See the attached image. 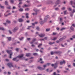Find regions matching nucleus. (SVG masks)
<instances>
[{
	"mask_svg": "<svg viewBox=\"0 0 75 75\" xmlns=\"http://www.w3.org/2000/svg\"><path fill=\"white\" fill-rule=\"evenodd\" d=\"M7 23H11V22L10 21H8L7 20L6 21Z\"/></svg>",
	"mask_w": 75,
	"mask_h": 75,
	"instance_id": "obj_30",
	"label": "nucleus"
},
{
	"mask_svg": "<svg viewBox=\"0 0 75 75\" xmlns=\"http://www.w3.org/2000/svg\"><path fill=\"white\" fill-rule=\"evenodd\" d=\"M73 66L75 67V63H73Z\"/></svg>",
	"mask_w": 75,
	"mask_h": 75,
	"instance_id": "obj_64",
	"label": "nucleus"
},
{
	"mask_svg": "<svg viewBox=\"0 0 75 75\" xmlns=\"http://www.w3.org/2000/svg\"><path fill=\"white\" fill-rule=\"evenodd\" d=\"M53 75H60V74H56V72H54L53 73Z\"/></svg>",
	"mask_w": 75,
	"mask_h": 75,
	"instance_id": "obj_22",
	"label": "nucleus"
},
{
	"mask_svg": "<svg viewBox=\"0 0 75 75\" xmlns=\"http://www.w3.org/2000/svg\"><path fill=\"white\" fill-rule=\"evenodd\" d=\"M70 3L71 5H72L73 4H74L75 5V0L74 1V2H73L72 1H71L70 2ZM73 7H74V8H75V6H72Z\"/></svg>",
	"mask_w": 75,
	"mask_h": 75,
	"instance_id": "obj_6",
	"label": "nucleus"
},
{
	"mask_svg": "<svg viewBox=\"0 0 75 75\" xmlns=\"http://www.w3.org/2000/svg\"><path fill=\"white\" fill-rule=\"evenodd\" d=\"M33 10L35 11H36V13H33L32 14H33V15H35V16H36V15H37V11H36V9H33Z\"/></svg>",
	"mask_w": 75,
	"mask_h": 75,
	"instance_id": "obj_7",
	"label": "nucleus"
},
{
	"mask_svg": "<svg viewBox=\"0 0 75 75\" xmlns=\"http://www.w3.org/2000/svg\"><path fill=\"white\" fill-rule=\"evenodd\" d=\"M33 55H37L38 54H37V53H35L33 54Z\"/></svg>",
	"mask_w": 75,
	"mask_h": 75,
	"instance_id": "obj_32",
	"label": "nucleus"
},
{
	"mask_svg": "<svg viewBox=\"0 0 75 75\" xmlns=\"http://www.w3.org/2000/svg\"><path fill=\"white\" fill-rule=\"evenodd\" d=\"M32 24L33 25H35V23H33Z\"/></svg>",
	"mask_w": 75,
	"mask_h": 75,
	"instance_id": "obj_52",
	"label": "nucleus"
},
{
	"mask_svg": "<svg viewBox=\"0 0 75 75\" xmlns=\"http://www.w3.org/2000/svg\"><path fill=\"white\" fill-rule=\"evenodd\" d=\"M23 7H28V6L25 4L24 6H23Z\"/></svg>",
	"mask_w": 75,
	"mask_h": 75,
	"instance_id": "obj_33",
	"label": "nucleus"
},
{
	"mask_svg": "<svg viewBox=\"0 0 75 75\" xmlns=\"http://www.w3.org/2000/svg\"><path fill=\"white\" fill-rule=\"evenodd\" d=\"M57 43H59V41H58V40H57V41H56Z\"/></svg>",
	"mask_w": 75,
	"mask_h": 75,
	"instance_id": "obj_58",
	"label": "nucleus"
},
{
	"mask_svg": "<svg viewBox=\"0 0 75 75\" xmlns=\"http://www.w3.org/2000/svg\"><path fill=\"white\" fill-rule=\"evenodd\" d=\"M27 40H28V41H29V40H30V38H28L27 39Z\"/></svg>",
	"mask_w": 75,
	"mask_h": 75,
	"instance_id": "obj_59",
	"label": "nucleus"
},
{
	"mask_svg": "<svg viewBox=\"0 0 75 75\" xmlns=\"http://www.w3.org/2000/svg\"><path fill=\"white\" fill-rule=\"evenodd\" d=\"M13 9H16V7H15V6L13 7Z\"/></svg>",
	"mask_w": 75,
	"mask_h": 75,
	"instance_id": "obj_63",
	"label": "nucleus"
},
{
	"mask_svg": "<svg viewBox=\"0 0 75 75\" xmlns=\"http://www.w3.org/2000/svg\"><path fill=\"white\" fill-rule=\"evenodd\" d=\"M31 55V54L30 53H27L26 54V56L27 57H29Z\"/></svg>",
	"mask_w": 75,
	"mask_h": 75,
	"instance_id": "obj_16",
	"label": "nucleus"
},
{
	"mask_svg": "<svg viewBox=\"0 0 75 75\" xmlns=\"http://www.w3.org/2000/svg\"><path fill=\"white\" fill-rule=\"evenodd\" d=\"M49 18V16H48L45 17V20L46 19H47Z\"/></svg>",
	"mask_w": 75,
	"mask_h": 75,
	"instance_id": "obj_18",
	"label": "nucleus"
},
{
	"mask_svg": "<svg viewBox=\"0 0 75 75\" xmlns=\"http://www.w3.org/2000/svg\"><path fill=\"white\" fill-rule=\"evenodd\" d=\"M9 33H10V34H12V32H11V31L9 30Z\"/></svg>",
	"mask_w": 75,
	"mask_h": 75,
	"instance_id": "obj_44",
	"label": "nucleus"
},
{
	"mask_svg": "<svg viewBox=\"0 0 75 75\" xmlns=\"http://www.w3.org/2000/svg\"><path fill=\"white\" fill-rule=\"evenodd\" d=\"M57 39V37H54L53 39H52V40H55Z\"/></svg>",
	"mask_w": 75,
	"mask_h": 75,
	"instance_id": "obj_28",
	"label": "nucleus"
},
{
	"mask_svg": "<svg viewBox=\"0 0 75 75\" xmlns=\"http://www.w3.org/2000/svg\"><path fill=\"white\" fill-rule=\"evenodd\" d=\"M56 29L57 30H58H58H59V28L58 27H57L56 28Z\"/></svg>",
	"mask_w": 75,
	"mask_h": 75,
	"instance_id": "obj_54",
	"label": "nucleus"
},
{
	"mask_svg": "<svg viewBox=\"0 0 75 75\" xmlns=\"http://www.w3.org/2000/svg\"><path fill=\"white\" fill-rule=\"evenodd\" d=\"M7 8H8V9H11V7H10V6H9L8 7H7Z\"/></svg>",
	"mask_w": 75,
	"mask_h": 75,
	"instance_id": "obj_37",
	"label": "nucleus"
},
{
	"mask_svg": "<svg viewBox=\"0 0 75 75\" xmlns=\"http://www.w3.org/2000/svg\"><path fill=\"white\" fill-rule=\"evenodd\" d=\"M36 41V39L35 38H34L33 39V40H32L33 42H35V41Z\"/></svg>",
	"mask_w": 75,
	"mask_h": 75,
	"instance_id": "obj_17",
	"label": "nucleus"
},
{
	"mask_svg": "<svg viewBox=\"0 0 75 75\" xmlns=\"http://www.w3.org/2000/svg\"><path fill=\"white\" fill-rule=\"evenodd\" d=\"M72 37L73 38H75V35L73 36Z\"/></svg>",
	"mask_w": 75,
	"mask_h": 75,
	"instance_id": "obj_57",
	"label": "nucleus"
},
{
	"mask_svg": "<svg viewBox=\"0 0 75 75\" xmlns=\"http://www.w3.org/2000/svg\"><path fill=\"white\" fill-rule=\"evenodd\" d=\"M67 13V11H64V14H66L67 13Z\"/></svg>",
	"mask_w": 75,
	"mask_h": 75,
	"instance_id": "obj_47",
	"label": "nucleus"
},
{
	"mask_svg": "<svg viewBox=\"0 0 75 75\" xmlns=\"http://www.w3.org/2000/svg\"><path fill=\"white\" fill-rule=\"evenodd\" d=\"M37 68L39 69H40V71H42V70H43V69H43V68H42L41 67H40V66H38L37 67Z\"/></svg>",
	"mask_w": 75,
	"mask_h": 75,
	"instance_id": "obj_11",
	"label": "nucleus"
},
{
	"mask_svg": "<svg viewBox=\"0 0 75 75\" xmlns=\"http://www.w3.org/2000/svg\"><path fill=\"white\" fill-rule=\"evenodd\" d=\"M23 38H24L22 37L21 38L19 39V40H22L23 39Z\"/></svg>",
	"mask_w": 75,
	"mask_h": 75,
	"instance_id": "obj_45",
	"label": "nucleus"
},
{
	"mask_svg": "<svg viewBox=\"0 0 75 75\" xmlns=\"http://www.w3.org/2000/svg\"><path fill=\"white\" fill-rule=\"evenodd\" d=\"M19 11H23V8H21L19 9Z\"/></svg>",
	"mask_w": 75,
	"mask_h": 75,
	"instance_id": "obj_21",
	"label": "nucleus"
},
{
	"mask_svg": "<svg viewBox=\"0 0 75 75\" xmlns=\"http://www.w3.org/2000/svg\"><path fill=\"white\" fill-rule=\"evenodd\" d=\"M55 44V42H50V43H49V44H50V45H51L52 44Z\"/></svg>",
	"mask_w": 75,
	"mask_h": 75,
	"instance_id": "obj_24",
	"label": "nucleus"
},
{
	"mask_svg": "<svg viewBox=\"0 0 75 75\" xmlns=\"http://www.w3.org/2000/svg\"><path fill=\"white\" fill-rule=\"evenodd\" d=\"M70 28L71 30H72V31H74V28H73L72 26Z\"/></svg>",
	"mask_w": 75,
	"mask_h": 75,
	"instance_id": "obj_34",
	"label": "nucleus"
},
{
	"mask_svg": "<svg viewBox=\"0 0 75 75\" xmlns=\"http://www.w3.org/2000/svg\"><path fill=\"white\" fill-rule=\"evenodd\" d=\"M60 20L61 22H62V18H60Z\"/></svg>",
	"mask_w": 75,
	"mask_h": 75,
	"instance_id": "obj_35",
	"label": "nucleus"
},
{
	"mask_svg": "<svg viewBox=\"0 0 75 75\" xmlns=\"http://www.w3.org/2000/svg\"><path fill=\"white\" fill-rule=\"evenodd\" d=\"M57 64H58V63L57 62H56L54 64H52L51 66L52 67H54V68L55 69L57 67Z\"/></svg>",
	"mask_w": 75,
	"mask_h": 75,
	"instance_id": "obj_3",
	"label": "nucleus"
},
{
	"mask_svg": "<svg viewBox=\"0 0 75 75\" xmlns=\"http://www.w3.org/2000/svg\"><path fill=\"white\" fill-rule=\"evenodd\" d=\"M75 9H73V13H75Z\"/></svg>",
	"mask_w": 75,
	"mask_h": 75,
	"instance_id": "obj_61",
	"label": "nucleus"
},
{
	"mask_svg": "<svg viewBox=\"0 0 75 75\" xmlns=\"http://www.w3.org/2000/svg\"><path fill=\"white\" fill-rule=\"evenodd\" d=\"M54 54H61V53H62V52H59V51H56L54 52Z\"/></svg>",
	"mask_w": 75,
	"mask_h": 75,
	"instance_id": "obj_8",
	"label": "nucleus"
},
{
	"mask_svg": "<svg viewBox=\"0 0 75 75\" xmlns=\"http://www.w3.org/2000/svg\"><path fill=\"white\" fill-rule=\"evenodd\" d=\"M59 1H60V0H57V1L55 3V4L56 5L54 6V7H56V6H57V4H59Z\"/></svg>",
	"mask_w": 75,
	"mask_h": 75,
	"instance_id": "obj_9",
	"label": "nucleus"
},
{
	"mask_svg": "<svg viewBox=\"0 0 75 75\" xmlns=\"http://www.w3.org/2000/svg\"><path fill=\"white\" fill-rule=\"evenodd\" d=\"M40 24H44V22L42 21H41L40 22Z\"/></svg>",
	"mask_w": 75,
	"mask_h": 75,
	"instance_id": "obj_29",
	"label": "nucleus"
},
{
	"mask_svg": "<svg viewBox=\"0 0 75 75\" xmlns=\"http://www.w3.org/2000/svg\"><path fill=\"white\" fill-rule=\"evenodd\" d=\"M56 33H53V35H56Z\"/></svg>",
	"mask_w": 75,
	"mask_h": 75,
	"instance_id": "obj_51",
	"label": "nucleus"
},
{
	"mask_svg": "<svg viewBox=\"0 0 75 75\" xmlns=\"http://www.w3.org/2000/svg\"><path fill=\"white\" fill-rule=\"evenodd\" d=\"M72 26L74 27H75V24H73L72 25Z\"/></svg>",
	"mask_w": 75,
	"mask_h": 75,
	"instance_id": "obj_42",
	"label": "nucleus"
},
{
	"mask_svg": "<svg viewBox=\"0 0 75 75\" xmlns=\"http://www.w3.org/2000/svg\"><path fill=\"white\" fill-rule=\"evenodd\" d=\"M6 38H7L8 41H11V37H7Z\"/></svg>",
	"mask_w": 75,
	"mask_h": 75,
	"instance_id": "obj_14",
	"label": "nucleus"
},
{
	"mask_svg": "<svg viewBox=\"0 0 75 75\" xmlns=\"http://www.w3.org/2000/svg\"><path fill=\"white\" fill-rule=\"evenodd\" d=\"M0 30H4V28L3 27H0Z\"/></svg>",
	"mask_w": 75,
	"mask_h": 75,
	"instance_id": "obj_20",
	"label": "nucleus"
},
{
	"mask_svg": "<svg viewBox=\"0 0 75 75\" xmlns=\"http://www.w3.org/2000/svg\"><path fill=\"white\" fill-rule=\"evenodd\" d=\"M28 15H29V14L28 13H27L25 15L26 16L27 18H29V17H28Z\"/></svg>",
	"mask_w": 75,
	"mask_h": 75,
	"instance_id": "obj_15",
	"label": "nucleus"
},
{
	"mask_svg": "<svg viewBox=\"0 0 75 75\" xmlns=\"http://www.w3.org/2000/svg\"><path fill=\"white\" fill-rule=\"evenodd\" d=\"M31 26H28V28H27L28 30H30V28H31Z\"/></svg>",
	"mask_w": 75,
	"mask_h": 75,
	"instance_id": "obj_26",
	"label": "nucleus"
},
{
	"mask_svg": "<svg viewBox=\"0 0 75 75\" xmlns=\"http://www.w3.org/2000/svg\"><path fill=\"white\" fill-rule=\"evenodd\" d=\"M40 63H41V64H43V63H44V62H43V61H42V62H40Z\"/></svg>",
	"mask_w": 75,
	"mask_h": 75,
	"instance_id": "obj_62",
	"label": "nucleus"
},
{
	"mask_svg": "<svg viewBox=\"0 0 75 75\" xmlns=\"http://www.w3.org/2000/svg\"><path fill=\"white\" fill-rule=\"evenodd\" d=\"M7 65L8 66V67H9V68H11V67H14V66L13 65L12 63H8L7 64Z\"/></svg>",
	"mask_w": 75,
	"mask_h": 75,
	"instance_id": "obj_4",
	"label": "nucleus"
},
{
	"mask_svg": "<svg viewBox=\"0 0 75 75\" xmlns=\"http://www.w3.org/2000/svg\"><path fill=\"white\" fill-rule=\"evenodd\" d=\"M70 16L71 17H72L73 16V14H70Z\"/></svg>",
	"mask_w": 75,
	"mask_h": 75,
	"instance_id": "obj_53",
	"label": "nucleus"
},
{
	"mask_svg": "<svg viewBox=\"0 0 75 75\" xmlns=\"http://www.w3.org/2000/svg\"><path fill=\"white\" fill-rule=\"evenodd\" d=\"M68 9L69 11H72V9H71V8H69Z\"/></svg>",
	"mask_w": 75,
	"mask_h": 75,
	"instance_id": "obj_41",
	"label": "nucleus"
},
{
	"mask_svg": "<svg viewBox=\"0 0 75 75\" xmlns=\"http://www.w3.org/2000/svg\"><path fill=\"white\" fill-rule=\"evenodd\" d=\"M5 5H8V2H7V1H5Z\"/></svg>",
	"mask_w": 75,
	"mask_h": 75,
	"instance_id": "obj_19",
	"label": "nucleus"
},
{
	"mask_svg": "<svg viewBox=\"0 0 75 75\" xmlns=\"http://www.w3.org/2000/svg\"><path fill=\"white\" fill-rule=\"evenodd\" d=\"M18 21L19 22H21L23 21V20L21 18L18 19Z\"/></svg>",
	"mask_w": 75,
	"mask_h": 75,
	"instance_id": "obj_12",
	"label": "nucleus"
},
{
	"mask_svg": "<svg viewBox=\"0 0 75 75\" xmlns=\"http://www.w3.org/2000/svg\"><path fill=\"white\" fill-rule=\"evenodd\" d=\"M10 2H11L12 3H14L13 0H10Z\"/></svg>",
	"mask_w": 75,
	"mask_h": 75,
	"instance_id": "obj_23",
	"label": "nucleus"
},
{
	"mask_svg": "<svg viewBox=\"0 0 75 75\" xmlns=\"http://www.w3.org/2000/svg\"><path fill=\"white\" fill-rule=\"evenodd\" d=\"M36 30H38V31H39L40 30V28L38 27L36 28Z\"/></svg>",
	"mask_w": 75,
	"mask_h": 75,
	"instance_id": "obj_27",
	"label": "nucleus"
},
{
	"mask_svg": "<svg viewBox=\"0 0 75 75\" xmlns=\"http://www.w3.org/2000/svg\"><path fill=\"white\" fill-rule=\"evenodd\" d=\"M59 10V8H55V10Z\"/></svg>",
	"mask_w": 75,
	"mask_h": 75,
	"instance_id": "obj_40",
	"label": "nucleus"
},
{
	"mask_svg": "<svg viewBox=\"0 0 75 75\" xmlns=\"http://www.w3.org/2000/svg\"><path fill=\"white\" fill-rule=\"evenodd\" d=\"M24 56V54H21L20 55H19L18 56H17L16 57L14 58L13 59V61H16V59H17L18 58L19 59H20V58H21L23 57Z\"/></svg>",
	"mask_w": 75,
	"mask_h": 75,
	"instance_id": "obj_1",
	"label": "nucleus"
},
{
	"mask_svg": "<svg viewBox=\"0 0 75 75\" xmlns=\"http://www.w3.org/2000/svg\"><path fill=\"white\" fill-rule=\"evenodd\" d=\"M18 50H19V49L18 48L16 49V50L17 51H18Z\"/></svg>",
	"mask_w": 75,
	"mask_h": 75,
	"instance_id": "obj_49",
	"label": "nucleus"
},
{
	"mask_svg": "<svg viewBox=\"0 0 75 75\" xmlns=\"http://www.w3.org/2000/svg\"><path fill=\"white\" fill-rule=\"evenodd\" d=\"M0 7H1V8H4V7L3 6H1V4H0Z\"/></svg>",
	"mask_w": 75,
	"mask_h": 75,
	"instance_id": "obj_25",
	"label": "nucleus"
},
{
	"mask_svg": "<svg viewBox=\"0 0 75 75\" xmlns=\"http://www.w3.org/2000/svg\"><path fill=\"white\" fill-rule=\"evenodd\" d=\"M57 73H58V74L59 73V72H60V71H59L58 70H57Z\"/></svg>",
	"mask_w": 75,
	"mask_h": 75,
	"instance_id": "obj_50",
	"label": "nucleus"
},
{
	"mask_svg": "<svg viewBox=\"0 0 75 75\" xmlns=\"http://www.w3.org/2000/svg\"><path fill=\"white\" fill-rule=\"evenodd\" d=\"M63 64H65V61L64 60L63 62H60V65H62Z\"/></svg>",
	"mask_w": 75,
	"mask_h": 75,
	"instance_id": "obj_13",
	"label": "nucleus"
},
{
	"mask_svg": "<svg viewBox=\"0 0 75 75\" xmlns=\"http://www.w3.org/2000/svg\"><path fill=\"white\" fill-rule=\"evenodd\" d=\"M65 8V7H63L62 8V10H64Z\"/></svg>",
	"mask_w": 75,
	"mask_h": 75,
	"instance_id": "obj_60",
	"label": "nucleus"
},
{
	"mask_svg": "<svg viewBox=\"0 0 75 75\" xmlns=\"http://www.w3.org/2000/svg\"><path fill=\"white\" fill-rule=\"evenodd\" d=\"M5 60L6 61H7V62H8V61H9V60H8V59H6Z\"/></svg>",
	"mask_w": 75,
	"mask_h": 75,
	"instance_id": "obj_56",
	"label": "nucleus"
},
{
	"mask_svg": "<svg viewBox=\"0 0 75 75\" xmlns=\"http://www.w3.org/2000/svg\"><path fill=\"white\" fill-rule=\"evenodd\" d=\"M50 29H47L46 30V31H50Z\"/></svg>",
	"mask_w": 75,
	"mask_h": 75,
	"instance_id": "obj_43",
	"label": "nucleus"
},
{
	"mask_svg": "<svg viewBox=\"0 0 75 75\" xmlns=\"http://www.w3.org/2000/svg\"><path fill=\"white\" fill-rule=\"evenodd\" d=\"M11 13H8V14L6 15L5 16H6V17H7V16H8V15H11Z\"/></svg>",
	"mask_w": 75,
	"mask_h": 75,
	"instance_id": "obj_38",
	"label": "nucleus"
},
{
	"mask_svg": "<svg viewBox=\"0 0 75 75\" xmlns=\"http://www.w3.org/2000/svg\"><path fill=\"white\" fill-rule=\"evenodd\" d=\"M54 54H55L54 53V52H51V55H53Z\"/></svg>",
	"mask_w": 75,
	"mask_h": 75,
	"instance_id": "obj_39",
	"label": "nucleus"
},
{
	"mask_svg": "<svg viewBox=\"0 0 75 75\" xmlns=\"http://www.w3.org/2000/svg\"><path fill=\"white\" fill-rule=\"evenodd\" d=\"M30 9L29 8H27L25 9V11H29Z\"/></svg>",
	"mask_w": 75,
	"mask_h": 75,
	"instance_id": "obj_31",
	"label": "nucleus"
},
{
	"mask_svg": "<svg viewBox=\"0 0 75 75\" xmlns=\"http://www.w3.org/2000/svg\"><path fill=\"white\" fill-rule=\"evenodd\" d=\"M46 67H47V65H43V67H44V68H45Z\"/></svg>",
	"mask_w": 75,
	"mask_h": 75,
	"instance_id": "obj_48",
	"label": "nucleus"
},
{
	"mask_svg": "<svg viewBox=\"0 0 75 75\" xmlns=\"http://www.w3.org/2000/svg\"><path fill=\"white\" fill-rule=\"evenodd\" d=\"M65 28H62L61 29V31H62V30H65Z\"/></svg>",
	"mask_w": 75,
	"mask_h": 75,
	"instance_id": "obj_46",
	"label": "nucleus"
},
{
	"mask_svg": "<svg viewBox=\"0 0 75 75\" xmlns=\"http://www.w3.org/2000/svg\"><path fill=\"white\" fill-rule=\"evenodd\" d=\"M42 45V44L41 43L40 44H39V45L38 46V47L39 48H40V46H41Z\"/></svg>",
	"mask_w": 75,
	"mask_h": 75,
	"instance_id": "obj_36",
	"label": "nucleus"
},
{
	"mask_svg": "<svg viewBox=\"0 0 75 75\" xmlns=\"http://www.w3.org/2000/svg\"><path fill=\"white\" fill-rule=\"evenodd\" d=\"M39 35L40 37H44L45 36V34L41 33L40 35Z\"/></svg>",
	"mask_w": 75,
	"mask_h": 75,
	"instance_id": "obj_5",
	"label": "nucleus"
},
{
	"mask_svg": "<svg viewBox=\"0 0 75 75\" xmlns=\"http://www.w3.org/2000/svg\"><path fill=\"white\" fill-rule=\"evenodd\" d=\"M6 52L7 53H8V54H10V57L9 58H11V56L12 55V53H11V50H7Z\"/></svg>",
	"mask_w": 75,
	"mask_h": 75,
	"instance_id": "obj_2",
	"label": "nucleus"
},
{
	"mask_svg": "<svg viewBox=\"0 0 75 75\" xmlns=\"http://www.w3.org/2000/svg\"><path fill=\"white\" fill-rule=\"evenodd\" d=\"M68 68H71V66L70 65H69L68 66Z\"/></svg>",
	"mask_w": 75,
	"mask_h": 75,
	"instance_id": "obj_55",
	"label": "nucleus"
},
{
	"mask_svg": "<svg viewBox=\"0 0 75 75\" xmlns=\"http://www.w3.org/2000/svg\"><path fill=\"white\" fill-rule=\"evenodd\" d=\"M17 30H18V27H16L13 30V32L14 33H15V32H16V31H17Z\"/></svg>",
	"mask_w": 75,
	"mask_h": 75,
	"instance_id": "obj_10",
	"label": "nucleus"
}]
</instances>
